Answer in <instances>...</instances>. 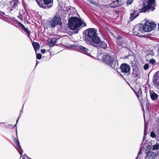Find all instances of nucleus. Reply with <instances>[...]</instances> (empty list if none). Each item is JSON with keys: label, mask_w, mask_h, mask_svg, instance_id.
<instances>
[{"label": "nucleus", "mask_w": 159, "mask_h": 159, "mask_svg": "<svg viewBox=\"0 0 159 159\" xmlns=\"http://www.w3.org/2000/svg\"><path fill=\"white\" fill-rule=\"evenodd\" d=\"M79 49H80L81 51H83V53L85 54H89V50L87 48L82 46L81 45H79Z\"/></svg>", "instance_id": "6ab92c4d"}, {"label": "nucleus", "mask_w": 159, "mask_h": 159, "mask_svg": "<svg viewBox=\"0 0 159 159\" xmlns=\"http://www.w3.org/2000/svg\"><path fill=\"white\" fill-rule=\"evenodd\" d=\"M158 152L149 151L146 152V158L148 159H154L158 155Z\"/></svg>", "instance_id": "1a4fd4ad"}, {"label": "nucleus", "mask_w": 159, "mask_h": 159, "mask_svg": "<svg viewBox=\"0 0 159 159\" xmlns=\"http://www.w3.org/2000/svg\"><path fill=\"white\" fill-rule=\"evenodd\" d=\"M102 58L103 62L108 65L111 62L114 60L113 57L109 54L104 55Z\"/></svg>", "instance_id": "9b49d317"}, {"label": "nucleus", "mask_w": 159, "mask_h": 159, "mask_svg": "<svg viewBox=\"0 0 159 159\" xmlns=\"http://www.w3.org/2000/svg\"><path fill=\"white\" fill-rule=\"evenodd\" d=\"M110 7H111L115 8L121 6L117 0H115L112 2L110 4Z\"/></svg>", "instance_id": "412c9836"}, {"label": "nucleus", "mask_w": 159, "mask_h": 159, "mask_svg": "<svg viewBox=\"0 0 159 159\" xmlns=\"http://www.w3.org/2000/svg\"><path fill=\"white\" fill-rule=\"evenodd\" d=\"M89 3L91 4L94 5L95 6H98V4L93 0H90L89 1Z\"/></svg>", "instance_id": "bb28decb"}, {"label": "nucleus", "mask_w": 159, "mask_h": 159, "mask_svg": "<svg viewBox=\"0 0 159 159\" xmlns=\"http://www.w3.org/2000/svg\"><path fill=\"white\" fill-rule=\"evenodd\" d=\"M79 45H77L75 44H73L71 45H70V47L73 48H75L77 49H79Z\"/></svg>", "instance_id": "7c9ffc66"}, {"label": "nucleus", "mask_w": 159, "mask_h": 159, "mask_svg": "<svg viewBox=\"0 0 159 159\" xmlns=\"http://www.w3.org/2000/svg\"><path fill=\"white\" fill-rule=\"evenodd\" d=\"M20 15L18 16V17L21 20V21L23 20V16L19 12Z\"/></svg>", "instance_id": "e433bc0d"}, {"label": "nucleus", "mask_w": 159, "mask_h": 159, "mask_svg": "<svg viewBox=\"0 0 159 159\" xmlns=\"http://www.w3.org/2000/svg\"><path fill=\"white\" fill-rule=\"evenodd\" d=\"M45 52H46V50L45 49H41V52L43 53H45Z\"/></svg>", "instance_id": "ea45409f"}, {"label": "nucleus", "mask_w": 159, "mask_h": 159, "mask_svg": "<svg viewBox=\"0 0 159 159\" xmlns=\"http://www.w3.org/2000/svg\"><path fill=\"white\" fill-rule=\"evenodd\" d=\"M19 3L18 0H12L11 1L9 2L10 11H12L15 8H17Z\"/></svg>", "instance_id": "4468645a"}, {"label": "nucleus", "mask_w": 159, "mask_h": 159, "mask_svg": "<svg viewBox=\"0 0 159 159\" xmlns=\"http://www.w3.org/2000/svg\"><path fill=\"white\" fill-rule=\"evenodd\" d=\"M84 40L86 43L92 46H94L100 41V38L97 33V30L93 28H90L85 30Z\"/></svg>", "instance_id": "f257e3e1"}, {"label": "nucleus", "mask_w": 159, "mask_h": 159, "mask_svg": "<svg viewBox=\"0 0 159 159\" xmlns=\"http://www.w3.org/2000/svg\"><path fill=\"white\" fill-rule=\"evenodd\" d=\"M158 113H159V111L158 112Z\"/></svg>", "instance_id": "09e8293b"}, {"label": "nucleus", "mask_w": 159, "mask_h": 159, "mask_svg": "<svg viewBox=\"0 0 159 159\" xmlns=\"http://www.w3.org/2000/svg\"><path fill=\"white\" fill-rule=\"evenodd\" d=\"M150 94L151 99L153 101L156 100L158 97V95L153 90L150 91Z\"/></svg>", "instance_id": "f3484780"}, {"label": "nucleus", "mask_w": 159, "mask_h": 159, "mask_svg": "<svg viewBox=\"0 0 159 159\" xmlns=\"http://www.w3.org/2000/svg\"><path fill=\"white\" fill-rule=\"evenodd\" d=\"M147 127L146 126V125H145L144 128V136H143V141L144 139L145 138V136L147 134Z\"/></svg>", "instance_id": "a878e982"}, {"label": "nucleus", "mask_w": 159, "mask_h": 159, "mask_svg": "<svg viewBox=\"0 0 159 159\" xmlns=\"http://www.w3.org/2000/svg\"><path fill=\"white\" fill-rule=\"evenodd\" d=\"M5 15V12L0 11V16H3Z\"/></svg>", "instance_id": "4c0bfd02"}, {"label": "nucleus", "mask_w": 159, "mask_h": 159, "mask_svg": "<svg viewBox=\"0 0 159 159\" xmlns=\"http://www.w3.org/2000/svg\"><path fill=\"white\" fill-rule=\"evenodd\" d=\"M12 19H14V17H13V18H12Z\"/></svg>", "instance_id": "de8ad7c7"}, {"label": "nucleus", "mask_w": 159, "mask_h": 159, "mask_svg": "<svg viewBox=\"0 0 159 159\" xmlns=\"http://www.w3.org/2000/svg\"><path fill=\"white\" fill-rule=\"evenodd\" d=\"M142 150L141 149H140L138 153L137 157L135 159H141L142 158Z\"/></svg>", "instance_id": "393cba45"}, {"label": "nucleus", "mask_w": 159, "mask_h": 159, "mask_svg": "<svg viewBox=\"0 0 159 159\" xmlns=\"http://www.w3.org/2000/svg\"><path fill=\"white\" fill-rule=\"evenodd\" d=\"M26 33V34H27V35L28 37L30 39V40L31 41H32V39H31V38L30 37V31H28V32Z\"/></svg>", "instance_id": "c9c22d12"}, {"label": "nucleus", "mask_w": 159, "mask_h": 159, "mask_svg": "<svg viewBox=\"0 0 159 159\" xmlns=\"http://www.w3.org/2000/svg\"><path fill=\"white\" fill-rule=\"evenodd\" d=\"M61 18L57 16H54L48 23L49 25L51 28H54L56 25H61Z\"/></svg>", "instance_id": "39448f33"}, {"label": "nucleus", "mask_w": 159, "mask_h": 159, "mask_svg": "<svg viewBox=\"0 0 159 159\" xmlns=\"http://www.w3.org/2000/svg\"><path fill=\"white\" fill-rule=\"evenodd\" d=\"M9 125V126H11V125H11V124H10V125Z\"/></svg>", "instance_id": "49530a36"}, {"label": "nucleus", "mask_w": 159, "mask_h": 159, "mask_svg": "<svg viewBox=\"0 0 159 159\" xmlns=\"http://www.w3.org/2000/svg\"><path fill=\"white\" fill-rule=\"evenodd\" d=\"M14 141L17 147L16 148V149L17 150L20 154L21 155V154L22 153V151L18 140V139H14Z\"/></svg>", "instance_id": "2eb2a0df"}, {"label": "nucleus", "mask_w": 159, "mask_h": 159, "mask_svg": "<svg viewBox=\"0 0 159 159\" xmlns=\"http://www.w3.org/2000/svg\"><path fill=\"white\" fill-rule=\"evenodd\" d=\"M116 39V42L118 45L122 48H127V43L123 35H118Z\"/></svg>", "instance_id": "423d86ee"}, {"label": "nucleus", "mask_w": 159, "mask_h": 159, "mask_svg": "<svg viewBox=\"0 0 159 159\" xmlns=\"http://www.w3.org/2000/svg\"><path fill=\"white\" fill-rule=\"evenodd\" d=\"M25 156L27 158V159H32L30 158L27 157V156L25 155H25L23 156V159H25Z\"/></svg>", "instance_id": "58836bf2"}, {"label": "nucleus", "mask_w": 159, "mask_h": 159, "mask_svg": "<svg viewBox=\"0 0 159 159\" xmlns=\"http://www.w3.org/2000/svg\"><path fill=\"white\" fill-rule=\"evenodd\" d=\"M39 6L41 8L49 9L52 6L53 0H35Z\"/></svg>", "instance_id": "20e7f679"}, {"label": "nucleus", "mask_w": 159, "mask_h": 159, "mask_svg": "<svg viewBox=\"0 0 159 159\" xmlns=\"http://www.w3.org/2000/svg\"><path fill=\"white\" fill-rule=\"evenodd\" d=\"M58 39L56 37H53L51 39L50 41L48 43V45L50 47H53L57 42V41Z\"/></svg>", "instance_id": "aec40b11"}, {"label": "nucleus", "mask_w": 159, "mask_h": 159, "mask_svg": "<svg viewBox=\"0 0 159 159\" xmlns=\"http://www.w3.org/2000/svg\"><path fill=\"white\" fill-rule=\"evenodd\" d=\"M139 13L137 10H134L133 12L130 14V19L132 21L136 18L139 15Z\"/></svg>", "instance_id": "dca6fc26"}, {"label": "nucleus", "mask_w": 159, "mask_h": 159, "mask_svg": "<svg viewBox=\"0 0 159 159\" xmlns=\"http://www.w3.org/2000/svg\"><path fill=\"white\" fill-rule=\"evenodd\" d=\"M155 0H148V5L142 8L140 10L141 12H148L150 11H153L155 9L154 3Z\"/></svg>", "instance_id": "7ed1b4c3"}, {"label": "nucleus", "mask_w": 159, "mask_h": 159, "mask_svg": "<svg viewBox=\"0 0 159 159\" xmlns=\"http://www.w3.org/2000/svg\"><path fill=\"white\" fill-rule=\"evenodd\" d=\"M78 31H77L75 33V34L78 33Z\"/></svg>", "instance_id": "c03bdc74"}, {"label": "nucleus", "mask_w": 159, "mask_h": 159, "mask_svg": "<svg viewBox=\"0 0 159 159\" xmlns=\"http://www.w3.org/2000/svg\"><path fill=\"white\" fill-rule=\"evenodd\" d=\"M94 47L97 48H102L104 49H105L107 47V43L103 41H101L100 39V38L99 42H98V43L96 44L94 46H93Z\"/></svg>", "instance_id": "f8f14e48"}, {"label": "nucleus", "mask_w": 159, "mask_h": 159, "mask_svg": "<svg viewBox=\"0 0 159 159\" xmlns=\"http://www.w3.org/2000/svg\"><path fill=\"white\" fill-rule=\"evenodd\" d=\"M22 112H21V111H20V112L19 116H20V115L21 114H22Z\"/></svg>", "instance_id": "37998d69"}, {"label": "nucleus", "mask_w": 159, "mask_h": 159, "mask_svg": "<svg viewBox=\"0 0 159 159\" xmlns=\"http://www.w3.org/2000/svg\"><path fill=\"white\" fill-rule=\"evenodd\" d=\"M42 57V55L40 53H36V58L37 59L40 60L41 59Z\"/></svg>", "instance_id": "cd10ccee"}, {"label": "nucleus", "mask_w": 159, "mask_h": 159, "mask_svg": "<svg viewBox=\"0 0 159 159\" xmlns=\"http://www.w3.org/2000/svg\"><path fill=\"white\" fill-rule=\"evenodd\" d=\"M133 31L134 35L141 37V33H144L142 27V25L139 24L135 26L134 27Z\"/></svg>", "instance_id": "6e6552de"}, {"label": "nucleus", "mask_w": 159, "mask_h": 159, "mask_svg": "<svg viewBox=\"0 0 159 159\" xmlns=\"http://www.w3.org/2000/svg\"><path fill=\"white\" fill-rule=\"evenodd\" d=\"M155 62V60L153 59H151L149 61V63L152 64H154Z\"/></svg>", "instance_id": "72a5a7b5"}, {"label": "nucleus", "mask_w": 159, "mask_h": 159, "mask_svg": "<svg viewBox=\"0 0 159 159\" xmlns=\"http://www.w3.org/2000/svg\"><path fill=\"white\" fill-rule=\"evenodd\" d=\"M158 30L159 31V26H158Z\"/></svg>", "instance_id": "a18cd8bd"}, {"label": "nucleus", "mask_w": 159, "mask_h": 159, "mask_svg": "<svg viewBox=\"0 0 159 159\" xmlns=\"http://www.w3.org/2000/svg\"><path fill=\"white\" fill-rule=\"evenodd\" d=\"M39 61H38L37 60H36L35 66H37V65L39 64Z\"/></svg>", "instance_id": "a19ab883"}, {"label": "nucleus", "mask_w": 159, "mask_h": 159, "mask_svg": "<svg viewBox=\"0 0 159 159\" xmlns=\"http://www.w3.org/2000/svg\"><path fill=\"white\" fill-rule=\"evenodd\" d=\"M147 148L148 149H151L152 148L153 150L159 149V144L157 143L156 144L153 145L152 148L150 145H148Z\"/></svg>", "instance_id": "4be33fe9"}, {"label": "nucleus", "mask_w": 159, "mask_h": 159, "mask_svg": "<svg viewBox=\"0 0 159 159\" xmlns=\"http://www.w3.org/2000/svg\"><path fill=\"white\" fill-rule=\"evenodd\" d=\"M118 2L119 3L120 5L121 6L124 3L125 0H117Z\"/></svg>", "instance_id": "2f4dec72"}, {"label": "nucleus", "mask_w": 159, "mask_h": 159, "mask_svg": "<svg viewBox=\"0 0 159 159\" xmlns=\"http://www.w3.org/2000/svg\"><path fill=\"white\" fill-rule=\"evenodd\" d=\"M155 25L153 23H151L148 21L147 22L142 25V29L144 32H150L155 29Z\"/></svg>", "instance_id": "0eeeda50"}, {"label": "nucleus", "mask_w": 159, "mask_h": 159, "mask_svg": "<svg viewBox=\"0 0 159 159\" xmlns=\"http://www.w3.org/2000/svg\"><path fill=\"white\" fill-rule=\"evenodd\" d=\"M132 89L140 102H141L143 101V98L142 97V91L141 88L139 87V88H136L135 90Z\"/></svg>", "instance_id": "9d476101"}, {"label": "nucleus", "mask_w": 159, "mask_h": 159, "mask_svg": "<svg viewBox=\"0 0 159 159\" xmlns=\"http://www.w3.org/2000/svg\"><path fill=\"white\" fill-rule=\"evenodd\" d=\"M68 25L70 29L75 30L79 29L80 26H86V24L78 17H73L69 19Z\"/></svg>", "instance_id": "f03ea898"}, {"label": "nucleus", "mask_w": 159, "mask_h": 159, "mask_svg": "<svg viewBox=\"0 0 159 159\" xmlns=\"http://www.w3.org/2000/svg\"><path fill=\"white\" fill-rule=\"evenodd\" d=\"M109 66L111 67L113 69L116 70L117 69L118 67V63L117 61L114 60L112 61L111 62L108 64Z\"/></svg>", "instance_id": "a211bd4d"}, {"label": "nucleus", "mask_w": 159, "mask_h": 159, "mask_svg": "<svg viewBox=\"0 0 159 159\" xmlns=\"http://www.w3.org/2000/svg\"><path fill=\"white\" fill-rule=\"evenodd\" d=\"M149 68V66L148 64H146L144 66L143 68L145 70H147Z\"/></svg>", "instance_id": "473e14b6"}, {"label": "nucleus", "mask_w": 159, "mask_h": 159, "mask_svg": "<svg viewBox=\"0 0 159 159\" xmlns=\"http://www.w3.org/2000/svg\"><path fill=\"white\" fill-rule=\"evenodd\" d=\"M23 105H24V104ZM23 106H24V105H23V107H22V109L20 111L21 112H22V110H23Z\"/></svg>", "instance_id": "79ce46f5"}, {"label": "nucleus", "mask_w": 159, "mask_h": 159, "mask_svg": "<svg viewBox=\"0 0 159 159\" xmlns=\"http://www.w3.org/2000/svg\"><path fill=\"white\" fill-rule=\"evenodd\" d=\"M133 0H127V4H129V5L131 4L133 2Z\"/></svg>", "instance_id": "f704fd0d"}, {"label": "nucleus", "mask_w": 159, "mask_h": 159, "mask_svg": "<svg viewBox=\"0 0 159 159\" xmlns=\"http://www.w3.org/2000/svg\"><path fill=\"white\" fill-rule=\"evenodd\" d=\"M19 116L18 117L17 120H16V124L13 126V127H16V137H17V127H16V124L18 122L19 119Z\"/></svg>", "instance_id": "c756f323"}, {"label": "nucleus", "mask_w": 159, "mask_h": 159, "mask_svg": "<svg viewBox=\"0 0 159 159\" xmlns=\"http://www.w3.org/2000/svg\"><path fill=\"white\" fill-rule=\"evenodd\" d=\"M120 69L121 72L127 73L129 72L130 70V66L129 65H128L126 63H124L121 65Z\"/></svg>", "instance_id": "ddd939ff"}, {"label": "nucleus", "mask_w": 159, "mask_h": 159, "mask_svg": "<svg viewBox=\"0 0 159 159\" xmlns=\"http://www.w3.org/2000/svg\"><path fill=\"white\" fill-rule=\"evenodd\" d=\"M17 24L20 27L22 28L21 29L24 30L26 33L30 31L27 28H26L20 22L18 21Z\"/></svg>", "instance_id": "5701e85b"}, {"label": "nucleus", "mask_w": 159, "mask_h": 159, "mask_svg": "<svg viewBox=\"0 0 159 159\" xmlns=\"http://www.w3.org/2000/svg\"><path fill=\"white\" fill-rule=\"evenodd\" d=\"M150 136L152 138H155L156 137V135L153 131L151 132Z\"/></svg>", "instance_id": "c85d7f7f"}, {"label": "nucleus", "mask_w": 159, "mask_h": 159, "mask_svg": "<svg viewBox=\"0 0 159 159\" xmlns=\"http://www.w3.org/2000/svg\"><path fill=\"white\" fill-rule=\"evenodd\" d=\"M34 49L36 53V50H38L40 48V45L38 43L33 42L32 43Z\"/></svg>", "instance_id": "b1692460"}]
</instances>
